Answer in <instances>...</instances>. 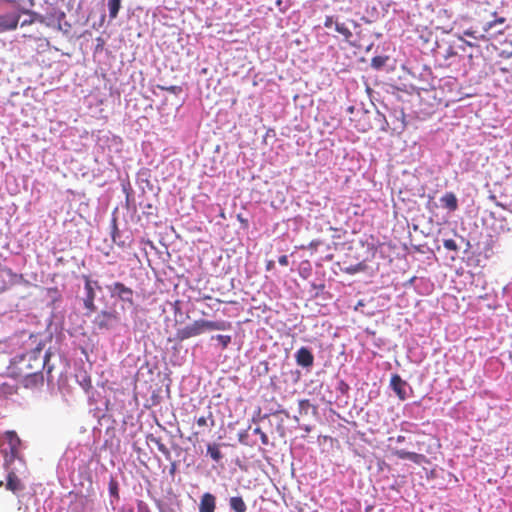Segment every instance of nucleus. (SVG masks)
I'll use <instances>...</instances> for the list:
<instances>
[{"mask_svg": "<svg viewBox=\"0 0 512 512\" xmlns=\"http://www.w3.org/2000/svg\"><path fill=\"white\" fill-rule=\"evenodd\" d=\"M373 105L376 109L375 121L381 131L387 132L391 129L400 133L406 128V116L401 106L384 100Z\"/></svg>", "mask_w": 512, "mask_h": 512, "instance_id": "f257e3e1", "label": "nucleus"}, {"mask_svg": "<svg viewBox=\"0 0 512 512\" xmlns=\"http://www.w3.org/2000/svg\"><path fill=\"white\" fill-rule=\"evenodd\" d=\"M20 450L21 440L15 431H6L0 437V453L4 459L3 467L5 470H9L16 459L22 460Z\"/></svg>", "mask_w": 512, "mask_h": 512, "instance_id": "f03ea898", "label": "nucleus"}, {"mask_svg": "<svg viewBox=\"0 0 512 512\" xmlns=\"http://www.w3.org/2000/svg\"><path fill=\"white\" fill-rule=\"evenodd\" d=\"M25 8L16 1H5L0 5V34L18 27Z\"/></svg>", "mask_w": 512, "mask_h": 512, "instance_id": "7ed1b4c3", "label": "nucleus"}, {"mask_svg": "<svg viewBox=\"0 0 512 512\" xmlns=\"http://www.w3.org/2000/svg\"><path fill=\"white\" fill-rule=\"evenodd\" d=\"M122 191L125 194L126 204L121 208L116 207L112 213L111 224H118L120 219V214H122V221L125 224H129L134 221V213H130L131 206L130 203L134 202V191L130 184L128 177L126 179L121 180Z\"/></svg>", "mask_w": 512, "mask_h": 512, "instance_id": "20e7f679", "label": "nucleus"}, {"mask_svg": "<svg viewBox=\"0 0 512 512\" xmlns=\"http://www.w3.org/2000/svg\"><path fill=\"white\" fill-rule=\"evenodd\" d=\"M44 359L45 357L41 356L40 351H31L19 356L13 363L11 367V374L13 377H21L26 374L25 371H33L34 363L36 360Z\"/></svg>", "mask_w": 512, "mask_h": 512, "instance_id": "39448f33", "label": "nucleus"}, {"mask_svg": "<svg viewBox=\"0 0 512 512\" xmlns=\"http://www.w3.org/2000/svg\"><path fill=\"white\" fill-rule=\"evenodd\" d=\"M34 370L31 371H25L26 374L17 377L19 380V383L22 384L23 387L27 389H35L43 385L44 377L42 374V369L45 366L44 359H38L36 360V363H34Z\"/></svg>", "mask_w": 512, "mask_h": 512, "instance_id": "423d86ee", "label": "nucleus"}, {"mask_svg": "<svg viewBox=\"0 0 512 512\" xmlns=\"http://www.w3.org/2000/svg\"><path fill=\"white\" fill-rule=\"evenodd\" d=\"M151 170L149 168H141L136 175V184L141 190L142 194L147 192L152 193L155 197H158L161 192L160 186L154 184L151 181Z\"/></svg>", "mask_w": 512, "mask_h": 512, "instance_id": "0eeeda50", "label": "nucleus"}, {"mask_svg": "<svg viewBox=\"0 0 512 512\" xmlns=\"http://www.w3.org/2000/svg\"><path fill=\"white\" fill-rule=\"evenodd\" d=\"M141 209V214H136V207H131L130 213H134V221L133 222H145V224H161V222L157 221L158 217V208L157 206L147 203L145 205L139 204Z\"/></svg>", "mask_w": 512, "mask_h": 512, "instance_id": "6e6552de", "label": "nucleus"}, {"mask_svg": "<svg viewBox=\"0 0 512 512\" xmlns=\"http://www.w3.org/2000/svg\"><path fill=\"white\" fill-rule=\"evenodd\" d=\"M120 320L119 314L116 311H100L94 318L93 324L99 330H110Z\"/></svg>", "mask_w": 512, "mask_h": 512, "instance_id": "1a4fd4ad", "label": "nucleus"}, {"mask_svg": "<svg viewBox=\"0 0 512 512\" xmlns=\"http://www.w3.org/2000/svg\"><path fill=\"white\" fill-rule=\"evenodd\" d=\"M107 288L111 297H117L121 301L128 303L131 306L134 305V291L122 282H115L107 286Z\"/></svg>", "mask_w": 512, "mask_h": 512, "instance_id": "9d476101", "label": "nucleus"}, {"mask_svg": "<svg viewBox=\"0 0 512 512\" xmlns=\"http://www.w3.org/2000/svg\"><path fill=\"white\" fill-rule=\"evenodd\" d=\"M66 18L65 12L58 9H53V12L42 15V18H40V23H43L49 27L55 28V29H63L62 27V21Z\"/></svg>", "mask_w": 512, "mask_h": 512, "instance_id": "9b49d317", "label": "nucleus"}, {"mask_svg": "<svg viewBox=\"0 0 512 512\" xmlns=\"http://www.w3.org/2000/svg\"><path fill=\"white\" fill-rule=\"evenodd\" d=\"M200 334H202L200 320H195L191 324H188L185 327L178 329L176 333V338L179 341H183L191 337L198 336Z\"/></svg>", "mask_w": 512, "mask_h": 512, "instance_id": "f8f14e48", "label": "nucleus"}, {"mask_svg": "<svg viewBox=\"0 0 512 512\" xmlns=\"http://www.w3.org/2000/svg\"><path fill=\"white\" fill-rule=\"evenodd\" d=\"M436 46H437V48L433 50L434 56L436 58L443 60V63L441 65L450 66L451 63L449 62V60L452 57L457 56V52L454 49V47L452 45L443 46V45L439 44L438 42L436 43Z\"/></svg>", "mask_w": 512, "mask_h": 512, "instance_id": "ddd939ff", "label": "nucleus"}, {"mask_svg": "<svg viewBox=\"0 0 512 512\" xmlns=\"http://www.w3.org/2000/svg\"><path fill=\"white\" fill-rule=\"evenodd\" d=\"M392 453H393L394 456H396L399 459H402V460H406L407 459V460H410V461H412L413 463H415L417 465H421L423 463H429L428 459L423 454H418V453H415V452H409V451H406V450H403V449L394 450Z\"/></svg>", "mask_w": 512, "mask_h": 512, "instance_id": "4468645a", "label": "nucleus"}, {"mask_svg": "<svg viewBox=\"0 0 512 512\" xmlns=\"http://www.w3.org/2000/svg\"><path fill=\"white\" fill-rule=\"evenodd\" d=\"M390 386L400 400L403 401L407 398V393H406L407 382L404 381L400 377V375H398V374L392 375L391 380H390Z\"/></svg>", "mask_w": 512, "mask_h": 512, "instance_id": "2eb2a0df", "label": "nucleus"}, {"mask_svg": "<svg viewBox=\"0 0 512 512\" xmlns=\"http://www.w3.org/2000/svg\"><path fill=\"white\" fill-rule=\"evenodd\" d=\"M439 204L443 209L448 210L449 212H454L458 209V199L453 192H445L439 198Z\"/></svg>", "mask_w": 512, "mask_h": 512, "instance_id": "dca6fc26", "label": "nucleus"}, {"mask_svg": "<svg viewBox=\"0 0 512 512\" xmlns=\"http://www.w3.org/2000/svg\"><path fill=\"white\" fill-rule=\"evenodd\" d=\"M295 359L297 364L302 367H311L314 363V356L312 352L306 347H301L297 350Z\"/></svg>", "mask_w": 512, "mask_h": 512, "instance_id": "f3484780", "label": "nucleus"}, {"mask_svg": "<svg viewBox=\"0 0 512 512\" xmlns=\"http://www.w3.org/2000/svg\"><path fill=\"white\" fill-rule=\"evenodd\" d=\"M367 269L368 265L366 260L359 261L356 264H348L347 261H343L342 264H340V270L349 275L365 272Z\"/></svg>", "mask_w": 512, "mask_h": 512, "instance_id": "a211bd4d", "label": "nucleus"}, {"mask_svg": "<svg viewBox=\"0 0 512 512\" xmlns=\"http://www.w3.org/2000/svg\"><path fill=\"white\" fill-rule=\"evenodd\" d=\"M199 320L201 323L202 333L214 330H227L231 327V324L227 321H209L204 319Z\"/></svg>", "mask_w": 512, "mask_h": 512, "instance_id": "6ab92c4d", "label": "nucleus"}, {"mask_svg": "<svg viewBox=\"0 0 512 512\" xmlns=\"http://www.w3.org/2000/svg\"><path fill=\"white\" fill-rule=\"evenodd\" d=\"M7 471H8V474H7L6 489L13 493L22 491L24 489V484L21 482L19 477L10 468Z\"/></svg>", "mask_w": 512, "mask_h": 512, "instance_id": "aec40b11", "label": "nucleus"}, {"mask_svg": "<svg viewBox=\"0 0 512 512\" xmlns=\"http://www.w3.org/2000/svg\"><path fill=\"white\" fill-rule=\"evenodd\" d=\"M216 508V498L211 493H204L199 504V512H214Z\"/></svg>", "mask_w": 512, "mask_h": 512, "instance_id": "412c9836", "label": "nucleus"}, {"mask_svg": "<svg viewBox=\"0 0 512 512\" xmlns=\"http://www.w3.org/2000/svg\"><path fill=\"white\" fill-rule=\"evenodd\" d=\"M110 234L112 236L113 242L118 246L124 247L131 244L132 240L130 234H127L125 237H123L118 226L116 225L111 226Z\"/></svg>", "mask_w": 512, "mask_h": 512, "instance_id": "4be33fe9", "label": "nucleus"}, {"mask_svg": "<svg viewBox=\"0 0 512 512\" xmlns=\"http://www.w3.org/2000/svg\"><path fill=\"white\" fill-rule=\"evenodd\" d=\"M122 0H107L106 6L109 12L110 21L118 17L119 11L122 7Z\"/></svg>", "mask_w": 512, "mask_h": 512, "instance_id": "5701e85b", "label": "nucleus"}, {"mask_svg": "<svg viewBox=\"0 0 512 512\" xmlns=\"http://www.w3.org/2000/svg\"><path fill=\"white\" fill-rule=\"evenodd\" d=\"M23 15H27V17L24 18L22 21L20 20L19 23L21 24V27L31 25L36 21L40 22V18H42L41 14H39L35 11L27 10V9H25V12L23 13Z\"/></svg>", "mask_w": 512, "mask_h": 512, "instance_id": "b1692460", "label": "nucleus"}, {"mask_svg": "<svg viewBox=\"0 0 512 512\" xmlns=\"http://www.w3.org/2000/svg\"><path fill=\"white\" fill-rule=\"evenodd\" d=\"M229 505L234 512H246L247 510V506L244 500L239 496L231 497L229 500Z\"/></svg>", "mask_w": 512, "mask_h": 512, "instance_id": "393cba45", "label": "nucleus"}, {"mask_svg": "<svg viewBox=\"0 0 512 512\" xmlns=\"http://www.w3.org/2000/svg\"><path fill=\"white\" fill-rule=\"evenodd\" d=\"M207 454L215 461L219 462L223 455L220 451V445L216 443H210L207 445Z\"/></svg>", "mask_w": 512, "mask_h": 512, "instance_id": "a878e982", "label": "nucleus"}, {"mask_svg": "<svg viewBox=\"0 0 512 512\" xmlns=\"http://www.w3.org/2000/svg\"><path fill=\"white\" fill-rule=\"evenodd\" d=\"M83 278L85 280V291H86L85 297L95 298L96 294L94 291V286H96L98 289H100V287L98 286V282L92 281L88 276H83Z\"/></svg>", "mask_w": 512, "mask_h": 512, "instance_id": "bb28decb", "label": "nucleus"}, {"mask_svg": "<svg viewBox=\"0 0 512 512\" xmlns=\"http://www.w3.org/2000/svg\"><path fill=\"white\" fill-rule=\"evenodd\" d=\"M389 61V57L386 56V55H383V56H375L372 58L371 60V67L374 69V70H383V68L385 67L386 63Z\"/></svg>", "mask_w": 512, "mask_h": 512, "instance_id": "cd10ccee", "label": "nucleus"}, {"mask_svg": "<svg viewBox=\"0 0 512 512\" xmlns=\"http://www.w3.org/2000/svg\"><path fill=\"white\" fill-rule=\"evenodd\" d=\"M196 423L199 427H213L215 420L212 412H209L207 416H200L196 419Z\"/></svg>", "mask_w": 512, "mask_h": 512, "instance_id": "c85d7f7f", "label": "nucleus"}, {"mask_svg": "<svg viewBox=\"0 0 512 512\" xmlns=\"http://www.w3.org/2000/svg\"><path fill=\"white\" fill-rule=\"evenodd\" d=\"M335 30L343 35L346 41L350 42L353 34L350 29L345 25V23H340L338 21L335 22Z\"/></svg>", "mask_w": 512, "mask_h": 512, "instance_id": "c756f323", "label": "nucleus"}, {"mask_svg": "<svg viewBox=\"0 0 512 512\" xmlns=\"http://www.w3.org/2000/svg\"><path fill=\"white\" fill-rule=\"evenodd\" d=\"M0 391L5 396H10L17 393V386L9 382H3L0 385Z\"/></svg>", "mask_w": 512, "mask_h": 512, "instance_id": "7c9ffc66", "label": "nucleus"}, {"mask_svg": "<svg viewBox=\"0 0 512 512\" xmlns=\"http://www.w3.org/2000/svg\"><path fill=\"white\" fill-rule=\"evenodd\" d=\"M150 441L153 442L157 446L158 450L163 455H165L167 458L170 457V451H169L168 447L163 443L161 438L151 436Z\"/></svg>", "mask_w": 512, "mask_h": 512, "instance_id": "2f4dec72", "label": "nucleus"}, {"mask_svg": "<svg viewBox=\"0 0 512 512\" xmlns=\"http://www.w3.org/2000/svg\"><path fill=\"white\" fill-rule=\"evenodd\" d=\"M95 298L85 297L83 300L84 307L88 310L89 313L94 312L96 310L95 306Z\"/></svg>", "mask_w": 512, "mask_h": 512, "instance_id": "473e14b6", "label": "nucleus"}, {"mask_svg": "<svg viewBox=\"0 0 512 512\" xmlns=\"http://www.w3.org/2000/svg\"><path fill=\"white\" fill-rule=\"evenodd\" d=\"M220 344L222 345V348L225 349L231 342V336L230 335H217L215 337Z\"/></svg>", "mask_w": 512, "mask_h": 512, "instance_id": "72a5a7b5", "label": "nucleus"}, {"mask_svg": "<svg viewBox=\"0 0 512 512\" xmlns=\"http://www.w3.org/2000/svg\"><path fill=\"white\" fill-rule=\"evenodd\" d=\"M254 434H257L259 435L260 439H261V443L263 445H268L269 444V440H268V436L266 435L265 432H263L261 430L260 427H256L254 430H253Z\"/></svg>", "mask_w": 512, "mask_h": 512, "instance_id": "f704fd0d", "label": "nucleus"}, {"mask_svg": "<svg viewBox=\"0 0 512 512\" xmlns=\"http://www.w3.org/2000/svg\"><path fill=\"white\" fill-rule=\"evenodd\" d=\"M505 22V18H499L494 21L487 22L484 26V30L488 31L491 28L495 27L497 24H503Z\"/></svg>", "mask_w": 512, "mask_h": 512, "instance_id": "c9c22d12", "label": "nucleus"}, {"mask_svg": "<svg viewBox=\"0 0 512 512\" xmlns=\"http://www.w3.org/2000/svg\"><path fill=\"white\" fill-rule=\"evenodd\" d=\"M109 492L112 496L118 498V483L113 479L109 483Z\"/></svg>", "mask_w": 512, "mask_h": 512, "instance_id": "e433bc0d", "label": "nucleus"}, {"mask_svg": "<svg viewBox=\"0 0 512 512\" xmlns=\"http://www.w3.org/2000/svg\"><path fill=\"white\" fill-rule=\"evenodd\" d=\"M332 232V237L335 239H341L342 227L330 226L329 229Z\"/></svg>", "mask_w": 512, "mask_h": 512, "instance_id": "4c0bfd02", "label": "nucleus"}, {"mask_svg": "<svg viewBox=\"0 0 512 512\" xmlns=\"http://www.w3.org/2000/svg\"><path fill=\"white\" fill-rule=\"evenodd\" d=\"M443 245L448 250H452V251H456L457 250L456 242L453 239H446V240H444Z\"/></svg>", "mask_w": 512, "mask_h": 512, "instance_id": "58836bf2", "label": "nucleus"}, {"mask_svg": "<svg viewBox=\"0 0 512 512\" xmlns=\"http://www.w3.org/2000/svg\"><path fill=\"white\" fill-rule=\"evenodd\" d=\"M463 34L465 36H468V37H471V38H474V39H478V38H483L484 36L483 35H478V32L475 31V30H471V29H467L463 32Z\"/></svg>", "mask_w": 512, "mask_h": 512, "instance_id": "ea45409f", "label": "nucleus"}, {"mask_svg": "<svg viewBox=\"0 0 512 512\" xmlns=\"http://www.w3.org/2000/svg\"><path fill=\"white\" fill-rule=\"evenodd\" d=\"M161 89L162 90H166V91H168L170 93H173V94H177V93H179L182 90V88L180 86H169V87L162 86Z\"/></svg>", "mask_w": 512, "mask_h": 512, "instance_id": "a19ab883", "label": "nucleus"}, {"mask_svg": "<svg viewBox=\"0 0 512 512\" xmlns=\"http://www.w3.org/2000/svg\"><path fill=\"white\" fill-rule=\"evenodd\" d=\"M334 17L333 16H326L324 21V27L325 28H331L333 25H335Z\"/></svg>", "mask_w": 512, "mask_h": 512, "instance_id": "79ce46f5", "label": "nucleus"}, {"mask_svg": "<svg viewBox=\"0 0 512 512\" xmlns=\"http://www.w3.org/2000/svg\"><path fill=\"white\" fill-rule=\"evenodd\" d=\"M62 27H63V29H58V30L64 32L65 34L69 33V31L71 29V25H70V23H68L66 21V18L64 19V21H62Z\"/></svg>", "mask_w": 512, "mask_h": 512, "instance_id": "37998d69", "label": "nucleus"}, {"mask_svg": "<svg viewBox=\"0 0 512 512\" xmlns=\"http://www.w3.org/2000/svg\"><path fill=\"white\" fill-rule=\"evenodd\" d=\"M278 262L282 266H287L288 265V257L286 255H282L279 257Z\"/></svg>", "mask_w": 512, "mask_h": 512, "instance_id": "c03bdc74", "label": "nucleus"}, {"mask_svg": "<svg viewBox=\"0 0 512 512\" xmlns=\"http://www.w3.org/2000/svg\"><path fill=\"white\" fill-rule=\"evenodd\" d=\"M500 55L504 58H511L512 57V48L503 50Z\"/></svg>", "mask_w": 512, "mask_h": 512, "instance_id": "a18cd8bd", "label": "nucleus"}, {"mask_svg": "<svg viewBox=\"0 0 512 512\" xmlns=\"http://www.w3.org/2000/svg\"><path fill=\"white\" fill-rule=\"evenodd\" d=\"M458 39L464 43L465 46L473 47L475 46L472 42L464 40L462 36H458Z\"/></svg>", "mask_w": 512, "mask_h": 512, "instance_id": "49530a36", "label": "nucleus"}, {"mask_svg": "<svg viewBox=\"0 0 512 512\" xmlns=\"http://www.w3.org/2000/svg\"><path fill=\"white\" fill-rule=\"evenodd\" d=\"M105 18H106V15L105 14H102L100 16V19H99V27L103 26L104 22H105Z\"/></svg>", "mask_w": 512, "mask_h": 512, "instance_id": "de8ad7c7", "label": "nucleus"}, {"mask_svg": "<svg viewBox=\"0 0 512 512\" xmlns=\"http://www.w3.org/2000/svg\"><path fill=\"white\" fill-rule=\"evenodd\" d=\"M274 268V261L270 260L267 262L266 269L271 270Z\"/></svg>", "mask_w": 512, "mask_h": 512, "instance_id": "09e8293b", "label": "nucleus"}, {"mask_svg": "<svg viewBox=\"0 0 512 512\" xmlns=\"http://www.w3.org/2000/svg\"><path fill=\"white\" fill-rule=\"evenodd\" d=\"M396 440H397L398 443H402V442L405 441V437L402 436V435H399Z\"/></svg>", "mask_w": 512, "mask_h": 512, "instance_id": "8fccbe9b", "label": "nucleus"}, {"mask_svg": "<svg viewBox=\"0 0 512 512\" xmlns=\"http://www.w3.org/2000/svg\"><path fill=\"white\" fill-rule=\"evenodd\" d=\"M237 218H238V220H239L242 224H246V223H247V220H244L240 214H238V215H237Z\"/></svg>", "mask_w": 512, "mask_h": 512, "instance_id": "3c124183", "label": "nucleus"}, {"mask_svg": "<svg viewBox=\"0 0 512 512\" xmlns=\"http://www.w3.org/2000/svg\"><path fill=\"white\" fill-rule=\"evenodd\" d=\"M319 244H320V241H312V242L310 243V246H312V247H317Z\"/></svg>", "mask_w": 512, "mask_h": 512, "instance_id": "603ef678", "label": "nucleus"}, {"mask_svg": "<svg viewBox=\"0 0 512 512\" xmlns=\"http://www.w3.org/2000/svg\"><path fill=\"white\" fill-rule=\"evenodd\" d=\"M69 221L74 222L75 224H79V221L75 217L71 218Z\"/></svg>", "mask_w": 512, "mask_h": 512, "instance_id": "864d4df0", "label": "nucleus"}, {"mask_svg": "<svg viewBox=\"0 0 512 512\" xmlns=\"http://www.w3.org/2000/svg\"><path fill=\"white\" fill-rule=\"evenodd\" d=\"M347 111H348L349 113H353V111H354V106H350V107H348Z\"/></svg>", "mask_w": 512, "mask_h": 512, "instance_id": "5fc2aeb1", "label": "nucleus"}, {"mask_svg": "<svg viewBox=\"0 0 512 512\" xmlns=\"http://www.w3.org/2000/svg\"><path fill=\"white\" fill-rule=\"evenodd\" d=\"M351 23L353 24L354 28H358L359 27V24L356 23L355 21L351 20Z\"/></svg>", "mask_w": 512, "mask_h": 512, "instance_id": "6e6d98bb", "label": "nucleus"}, {"mask_svg": "<svg viewBox=\"0 0 512 512\" xmlns=\"http://www.w3.org/2000/svg\"><path fill=\"white\" fill-rule=\"evenodd\" d=\"M362 20L365 22V23H370L371 21L368 20L366 17H362Z\"/></svg>", "mask_w": 512, "mask_h": 512, "instance_id": "4d7b16f0", "label": "nucleus"}, {"mask_svg": "<svg viewBox=\"0 0 512 512\" xmlns=\"http://www.w3.org/2000/svg\"><path fill=\"white\" fill-rule=\"evenodd\" d=\"M489 199H491V200L495 201V200H496V196H495V195H490V196H489Z\"/></svg>", "mask_w": 512, "mask_h": 512, "instance_id": "13d9d810", "label": "nucleus"}, {"mask_svg": "<svg viewBox=\"0 0 512 512\" xmlns=\"http://www.w3.org/2000/svg\"><path fill=\"white\" fill-rule=\"evenodd\" d=\"M87 505V501H81V506L85 507Z\"/></svg>", "mask_w": 512, "mask_h": 512, "instance_id": "bf43d9fd", "label": "nucleus"}, {"mask_svg": "<svg viewBox=\"0 0 512 512\" xmlns=\"http://www.w3.org/2000/svg\"><path fill=\"white\" fill-rule=\"evenodd\" d=\"M459 49H461V50H463V51L465 50V45H464V43H463L462 45H460V46H459Z\"/></svg>", "mask_w": 512, "mask_h": 512, "instance_id": "052dcab7", "label": "nucleus"}, {"mask_svg": "<svg viewBox=\"0 0 512 512\" xmlns=\"http://www.w3.org/2000/svg\"><path fill=\"white\" fill-rule=\"evenodd\" d=\"M372 45H373V44L369 45V46L367 47V49H366V50H367V51L371 50Z\"/></svg>", "mask_w": 512, "mask_h": 512, "instance_id": "680f3d73", "label": "nucleus"}, {"mask_svg": "<svg viewBox=\"0 0 512 512\" xmlns=\"http://www.w3.org/2000/svg\"><path fill=\"white\" fill-rule=\"evenodd\" d=\"M497 220H505V217L496 218Z\"/></svg>", "mask_w": 512, "mask_h": 512, "instance_id": "e2e57ef3", "label": "nucleus"}, {"mask_svg": "<svg viewBox=\"0 0 512 512\" xmlns=\"http://www.w3.org/2000/svg\"><path fill=\"white\" fill-rule=\"evenodd\" d=\"M67 222H68V220H67V219H65V220L63 221V225H66V224H67Z\"/></svg>", "mask_w": 512, "mask_h": 512, "instance_id": "0e129e2a", "label": "nucleus"}, {"mask_svg": "<svg viewBox=\"0 0 512 512\" xmlns=\"http://www.w3.org/2000/svg\"><path fill=\"white\" fill-rule=\"evenodd\" d=\"M193 436H194V437H197V436H198V432H194V433H193Z\"/></svg>", "mask_w": 512, "mask_h": 512, "instance_id": "69168bd1", "label": "nucleus"}]
</instances>
